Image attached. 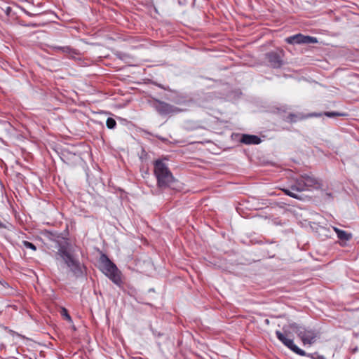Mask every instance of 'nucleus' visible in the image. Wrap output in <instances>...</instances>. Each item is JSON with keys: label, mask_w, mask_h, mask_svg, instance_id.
<instances>
[{"label": "nucleus", "mask_w": 359, "mask_h": 359, "mask_svg": "<svg viewBox=\"0 0 359 359\" xmlns=\"http://www.w3.org/2000/svg\"><path fill=\"white\" fill-rule=\"evenodd\" d=\"M3 227L2 223L0 222V228Z\"/></svg>", "instance_id": "obj_25"}, {"label": "nucleus", "mask_w": 359, "mask_h": 359, "mask_svg": "<svg viewBox=\"0 0 359 359\" xmlns=\"http://www.w3.org/2000/svg\"><path fill=\"white\" fill-rule=\"evenodd\" d=\"M326 195L329 197H331L332 196V194L331 193H326Z\"/></svg>", "instance_id": "obj_23"}, {"label": "nucleus", "mask_w": 359, "mask_h": 359, "mask_svg": "<svg viewBox=\"0 0 359 359\" xmlns=\"http://www.w3.org/2000/svg\"><path fill=\"white\" fill-rule=\"evenodd\" d=\"M283 50L276 49L268 53L266 55L269 65L273 68H279L283 64Z\"/></svg>", "instance_id": "obj_7"}, {"label": "nucleus", "mask_w": 359, "mask_h": 359, "mask_svg": "<svg viewBox=\"0 0 359 359\" xmlns=\"http://www.w3.org/2000/svg\"><path fill=\"white\" fill-rule=\"evenodd\" d=\"M53 49L55 50H60L65 53L68 54H75L76 50L71 48L70 46H53Z\"/></svg>", "instance_id": "obj_13"}, {"label": "nucleus", "mask_w": 359, "mask_h": 359, "mask_svg": "<svg viewBox=\"0 0 359 359\" xmlns=\"http://www.w3.org/2000/svg\"><path fill=\"white\" fill-rule=\"evenodd\" d=\"M277 338L289 349L292 350V339L290 338L289 334L280 331L276 332Z\"/></svg>", "instance_id": "obj_10"}, {"label": "nucleus", "mask_w": 359, "mask_h": 359, "mask_svg": "<svg viewBox=\"0 0 359 359\" xmlns=\"http://www.w3.org/2000/svg\"><path fill=\"white\" fill-rule=\"evenodd\" d=\"M64 312L65 313V316L66 319L70 321L72 320L70 316L67 313V311L65 309H64Z\"/></svg>", "instance_id": "obj_18"}, {"label": "nucleus", "mask_w": 359, "mask_h": 359, "mask_svg": "<svg viewBox=\"0 0 359 359\" xmlns=\"http://www.w3.org/2000/svg\"><path fill=\"white\" fill-rule=\"evenodd\" d=\"M292 117H293V121H295V116L294 114L292 115Z\"/></svg>", "instance_id": "obj_24"}, {"label": "nucleus", "mask_w": 359, "mask_h": 359, "mask_svg": "<svg viewBox=\"0 0 359 359\" xmlns=\"http://www.w3.org/2000/svg\"><path fill=\"white\" fill-rule=\"evenodd\" d=\"M293 332L300 338L304 345H311L315 341L316 333L312 330H307L293 323Z\"/></svg>", "instance_id": "obj_5"}, {"label": "nucleus", "mask_w": 359, "mask_h": 359, "mask_svg": "<svg viewBox=\"0 0 359 359\" xmlns=\"http://www.w3.org/2000/svg\"><path fill=\"white\" fill-rule=\"evenodd\" d=\"M306 215H308L306 211H304V213H299L297 212L295 210H293V216L295 217L297 223L303 226H306L307 225L310 224V222L308 221L307 218H303V215L306 216Z\"/></svg>", "instance_id": "obj_11"}, {"label": "nucleus", "mask_w": 359, "mask_h": 359, "mask_svg": "<svg viewBox=\"0 0 359 359\" xmlns=\"http://www.w3.org/2000/svg\"><path fill=\"white\" fill-rule=\"evenodd\" d=\"M322 188L320 181L307 175L293 177V198L302 201H309L310 198L304 192L311 189H319Z\"/></svg>", "instance_id": "obj_2"}, {"label": "nucleus", "mask_w": 359, "mask_h": 359, "mask_svg": "<svg viewBox=\"0 0 359 359\" xmlns=\"http://www.w3.org/2000/svg\"><path fill=\"white\" fill-rule=\"evenodd\" d=\"M287 119L292 120V112L290 111L287 112Z\"/></svg>", "instance_id": "obj_20"}, {"label": "nucleus", "mask_w": 359, "mask_h": 359, "mask_svg": "<svg viewBox=\"0 0 359 359\" xmlns=\"http://www.w3.org/2000/svg\"><path fill=\"white\" fill-rule=\"evenodd\" d=\"M151 105L161 115L175 114L180 111L178 108L158 100H155Z\"/></svg>", "instance_id": "obj_6"}, {"label": "nucleus", "mask_w": 359, "mask_h": 359, "mask_svg": "<svg viewBox=\"0 0 359 359\" xmlns=\"http://www.w3.org/2000/svg\"><path fill=\"white\" fill-rule=\"evenodd\" d=\"M22 243V246L26 249H30L33 251L36 250V247L31 242H29L27 241H23Z\"/></svg>", "instance_id": "obj_14"}, {"label": "nucleus", "mask_w": 359, "mask_h": 359, "mask_svg": "<svg viewBox=\"0 0 359 359\" xmlns=\"http://www.w3.org/2000/svg\"><path fill=\"white\" fill-rule=\"evenodd\" d=\"M285 193L287 195H288L289 196H292V191H290V190H286L285 191Z\"/></svg>", "instance_id": "obj_22"}, {"label": "nucleus", "mask_w": 359, "mask_h": 359, "mask_svg": "<svg viewBox=\"0 0 359 359\" xmlns=\"http://www.w3.org/2000/svg\"><path fill=\"white\" fill-rule=\"evenodd\" d=\"M285 41H287V43H288L289 44H292V36H288L286 38Z\"/></svg>", "instance_id": "obj_19"}, {"label": "nucleus", "mask_w": 359, "mask_h": 359, "mask_svg": "<svg viewBox=\"0 0 359 359\" xmlns=\"http://www.w3.org/2000/svg\"><path fill=\"white\" fill-rule=\"evenodd\" d=\"M324 115H325L327 117L333 118L337 116H344L346 114L344 113L337 112V111H326L324 113Z\"/></svg>", "instance_id": "obj_15"}, {"label": "nucleus", "mask_w": 359, "mask_h": 359, "mask_svg": "<svg viewBox=\"0 0 359 359\" xmlns=\"http://www.w3.org/2000/svg\"><path fill=\"white\" fill-rule=\"evenodd\" d=\"M334 231L336 232L337 237L341 241H348L351 238V233H348L344 230H341L337 227H333Z\"/></svg>", "instance_id": "obj_12"}, {"label": "nucleus", "mask_w": 359, "mask_h": 359, "mask_svg": "<svg viewBox=\"0 0 359 359\" xmlns=\"http://www.w3.org/2000/svg\"><path fill=\"white\" fill-rule=\"evenodd\" d=\"M154 175L158 188L161 189L172 188L175 178L167 165L161 160H156L154 162Z\"/></svg>", "instance_id": "obj_3"}, {"label": "nucleus", "mask_w": 359, "mask_h": 359, "mask_svg": "<svg viewBox=\"0 0 359 359\" xmlns=\"http://www.w3.org/2000/svg\"><path fill=\"white\" fill-rule=\"evenodd\" d=\"M106 125L109 129H114L116 126V122L113 118L109 117L107 119Z\"/></svg>", "instance_id": "obj_16"}, {"label": "nucleus", "mask_w": 359, "mask_h": 359, "mask_svg": "<svg viewBox=\"0 0 359 359\" xmlns=\"http://www.w3.org/2000/svg\"><path fill=\"white\" fill-rule=\"evenodd\" d=\"M241 143L247 145L259 144L262 141L260 137L255 135L243 134L240 140Z\"/></svg>", "instance_id": "obj_9"}, {"label": "nucleus", "mask_w": 359, "mask_h": 359, "mask_svg": "<svg viewBox=\"0 0 359 359\" xmlns=\"http://www.w3.org/2000/svg\"><path fill=\"white\" fill-rule=\"evenodd\" d=\"M322 114H310L309 116H320Z\"/></svg>", "instance_id": "obj_21"}, {"label": "nucleus", "mask_w": 359, "mask_h": 359, "mask_svg": "<svg viewBox=\"0 0 359 359\" xmlns=\"http://www.w3.org/2000/svg\"><path fill=\"white\" fill-rule=\"evenodd\" d=\"M100 264L102 271L107 276L114 284L118 286L122 285V280L121 278V271L118 270L114 263H113L109 257L102 254L100 256Z\"/></svg>", "instance_id": "obj_4"}, {"label": "nucleus", "mask_w": 359, "mask_h": 359, "mask_svg": "<svg viewBox=\"0 0 359 359\" xmlns=\"http://www.w3.org/2000/svg\"><path fill=\"white\" fill-rule=\"evenodd\" d=\"M318 40L316 37L305 36L301 34L293 35V43L298 44H310L316 43Z\"/></svg>", "instance_id": "obj_8"}, {"label": "nucleus", "mask_w": 359, "mask_h": 359, "mask_svg": "<svg viewBox=\"0 0 359 359\" xmlns=\"http://www.w3.org/2000/svg\"><path fill=\"white\" fill-rule=\"evenodd\" d=\"M293 352H294L297 354H299L300 355L304 356L306 355V352L299 348L297 345L293 344Z\"/></svg>", "instance_id": "obj_17"}, {"label": "nucleus", "mask_w": 359, "mask_h": 359, "mask_svg": "<svg viewBox=\"0 0 359 359\" xmlns=\"http://www.w3.org/2000/svg\"><path fill=\"white\" fill-rule=\"evenodd\" d=\"M55 259L65 265L76 277H81L83 274V266L79 259L72 252L70 243L67 240L57 241Z\"/></svg>", "instance_id": "obj_1"}]
</instances>
